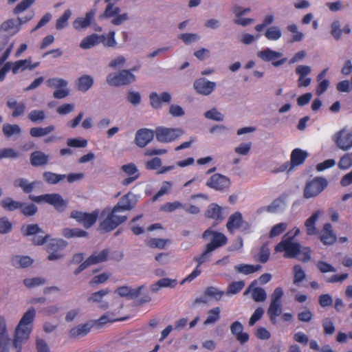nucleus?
Wrapping results in <instances>:
<instances>
[{
  "instance_id": "obj_1",
  "label": "nucleus",
  "mask_w": 352,
  "mask_h": 352,
  "mask_svg": "<svg viewBox=\"0 0 352 352\" xmlns=\"http://www.w3.org/2000/svg\"><path fill=\"white\" fill-rule=\"evenodd\" d=\"M300 230L294 227L288 231L283 237L281 241L275 246L276 252H284L285 258H298L302 262H307L311 258V250L307 247H302L295 240Z\"/></svg>"
},
{
  "instance_id": "obj_2",
  "label": "nucleus",
  "mask_w": 352,
  "mask_h": 352,
  "mask_svg": "<svg viewBox=\"0 0 352 352\" xmlns=\"http://www.w3.org/2000/svg\"><path fill=\"white\" fill-rule=\"evenodd\" d=\"M36 311L32 308L23 314L15 328L12 345L14 352H21L23 345L29 340L33 329Z\"/></svg>"
},
{
  "instance_id": "obj_3",
  "label": "nucleus",
  "mask_w": 352,
  "mask_h": 352,
  "mask_svg": "<svg viewBox=\"0 0 352 352\" xmlns=\"http://www.w3.org/2000/svg\"><path fill=\"white\" fill-rule=\"evenodd\" d=\"M103 220L100 222L99 228L103 232H107L114 230L120 224L124 222L127 217L122 214L119 210L113 207L111 210L108 208L104 209L101 212Z\"/></svg>"
},
{
  "instance_id": "obj_4",
  "label": "nucleus",
  "mask_w": 352,
  "mask_h": 352,
  "mask_svg": "<svg viewBox=\"0 0 352 352\" xmlns=\"http://www.w3.org/2000/svg\"><path fill=\"white\" fill-rule=\"evenodd\" d=\"M121 0H104L107 6L104 12L100 15L101 19H111V23L114 25H121L129 20L127 12H120V8L115 6V3Z\"/></svg>"
},
{
  "instance_id": "obj_5",
  "label": "nucleus",
  "mask_w": 352,
  "mask_h": 352,
  "mask_svg": "<svg viewBox=\"0 0 352 352\" xmlns=\"http://www.w3.org/2000/svg\"><path fill=\"white\" fill-rule=\"evenodd\" d=\"M327 180L322 177H317L308 181L303 190L304 198L309 199L316 197L327 188Z\"/></svg>"
},
{
  "instance_id": "obj_6",
  "label": "nucleus",
  "mask_w": 352,
  "mask_h": 352,
  "mask_svg": "<svg viewBox=\"0 0 352 352\" xmlns=\"http://www.w3.org/2000/svg\"><path fill=\"white\" fill-rule=\"evenodd\" d=\"M184 134L183 129L180 128H168L159 126L155 131L157 140L161 143H169L175 141Z\"/></svg>"
},
{
  "instance_id": "obj_7",
  "label": "nucleus",
  "mask_w": 352,
  "mask_h": 352,
  "mask_svg": "<svg viewBox=\"0 0 352 352\" xmlns=\"http://www.w3.org/2000/svg\"><path fill=\"white\" fill-rule=\"evenodd\" d=\"M135 80V76L129 70L124 69L117 73L109 74L106 78L107 82L113 87L126 85Z\"/></svg>"
},
{
  "instance_id": "obj_8",
  "label": "nucleus",
  "mask_w": 352,
  "mask_h": 352,
  "mask_svg": "<svg viewBox=\"0 0 352 352\" xmlns=\"http://www.w3.org/2000/svg\"><path fill=\"white\" fill-rule=\"evenodd\" d=\"M256 56L265 62H270L274 67H279L287 62L281 52L266 47L256 52Z\"/></svg>"
},
{
  "instance_id": "obj_9",
  "label": "nucleus",
  "mask_w": 352,
  "mask_h": 352,
  "mask_svg": "<svg viewBox=\"0 0 352 352\" xmlns=\"http://www.w3.org/2000/svg\"><path fill=\"white\" fill-rule=\"evenodd\" d=\"M46 84L49 87L55 89L53 93V96L55 98H65L69 94V90L67 88L68 82L63 78H50L47 80Z\"/></svg>"
},
{
  "instance_id": "obj_10",
  "label": "nucleus",
  "mask_w": 352,
  "mask_h": 352,
  "mask_svg": "<svg viewBox=\"0 0 352 352\" xmlns=\"http://www.w3.org/2000/svg\"><path fill=\"white\" fill-rule=\"evenodd\" d=\"M30 199L36 203H47L58 210H63L66 206V201L57 193L45 194L40 196L30 195Z\"/></svg>"
},
{
  "instance_id": "obj_11",
  "label": "nucleus",
  "mask_w": 352,
  "mask_h": 352,
  "mask_svg": "<svg viewBox=\"0 0 352 352\" xmlns=\"http://www.w3.org/2000/svg\"><path fill=\"white\" fill-rule=\"evenodd\" d=\"M332 140L338 148L348 151L352 148V130L342 129L333 135Z\"/></svg>"
},
{
  "instance_id": "obj_12",
  "label": "nucleus",
  "mask_w": 352,
  "mask_h": 352,
  "mask_svg": "<svg viewBox=\"0 0 352 352\" xmlns=\"http://www.w3.org/2000/svg\"><path fill=\"white\" fill-rule=\"evenodd\" d=\"M204 239L210 240V242L206 245L210 247L212 250L223 246L228 242V239L226 235L221 232L207 229L205 230L202 235Z\"/></svg>"
},
{
  "instance_id": "obj_13",
  "label": "nucleus",
  "mask_w": 352,
  "mask_h": 352,
  "mask_svg": "<svg viewBox=\"0 0 352 352\" xmlns=\"http://www.w3.org/2000/svg\"><path fill=\"white\" fill-rule=\"evenodd\" d=\"M67 246V242L63 239H54L48 241L46 250L48 255V260L56 261L63 257L62 251Z\"/></svg>"
},
{
  "instance_id": "obj_14",
  "label": "nucleus",
  "mask_w": 352,
  "mask_h": 352,
  "mask_svg": "<svg viewBox=\"0 0 352 352\" xmlns=\"http://www.w3.org/2000/svg\"><path fill=\"white\" fill-rule=\"evenodd\" d=\"M98 216L99 211L97 210L89 213L74 210L70 215L72 219H75L87 229L91 228L96 222Z\"/></svg>"
},
{
  "instance_id": "obj_15",
  "label": "nucleus",
  "mask_w": 352,
  "mask_h": 352,
  "mask_svg": "<svg viewBox=\"0 0 352 352\" xmlns=\"http://www.w3.org/2000/svg\"><path fill=\"white\" fill-rule=\"evenodd\" d=\"M212 250L210 247L206 246L204 251L198 256L195 257L194 260L197 263L196 268L181 282V285L186 282H191L196 278L200 274L201 270L199 269L201 265L210 260Z\"/></svg>"
},
{
  "instance_id": "obj_16",
  "label": "nucleus",
  "mask_w": 352,
  "mask_h": 352,
  "mask_svg": "<svg viewBox=\"0 0 352 352\" xmlns=\"http://www.w3.org/2000/svg\"><path fill=\"white\" fill-rule=\"evenodd\" d=\"M206 185L215 190L224 191L229 188L230 180L223 175L215 173L207 180Z\"/></svg>"
},
{
  "instance_id": "obj_17",
  "label": "nucleus",
  "mask_w": 352,
  "mask_h": 352,
  "mask_svg": "<svg viewBox=\"0 0 352 352\" xmlns=\"http://www.w3.org/2000/svg\"><path fill=\"white\" fill-rule=\"evenodd\" d=\"M193 87L199 94L208 96L215 89L217 84L205 78H200L194 82Z\"/></svg>"
},
{
  "instance_id": "obj_18",
  "label": "nucleus",
  "mask_w": 352,
  "mask_h": 352,
  "mask_svg": "<svg viewBox=\"0 0 352 352\" xmlns=\"http://www.w3.org/2000/svg\"><path fill=\"white\" fill-rule=\"evenodd\" d=\"M138 200V197L135 195L132 192H128L119 200L114 208L122 213L124 211L133 209L136 205Z\"/></svg>"
},
{
  "instance_id": "obj_19",
  "label": "nucleus",
  "mask_w": 352,
  "mask_h": 352,
  "mask_svg": "<svg viewBox=\"0 0 352 352\" xmlns=\"http://www.w3.org/2000/svg\"><path fill=\"white\" fill-rule=\"evenodd\" d=\"M10 338L8 331L6 320L0 316V352H9Z\"/></svg>"
},
{
  "instance_id": "obj_20",
  "label": "nucleus",
  "mask_w": 352,
  "mask_h": 352,
  "mask_svg": "<svg viewBox=\"0 0 352 352\" xmlns=\"http://www.w3.org/2000/svg\"><path fill=\"white\" fill-rule=\"evenodd\" d=\"M226 227L228 231L232 233L235 230L239 228L247 230L250 226L248 223L243 221L241 212H235L229 217Z\"/></svg>"
},
{
  "instance_id": "obj_21",
  "label": "nucleus",
  "mask_w": 352,
  "mask_h": 352,
  "mask_svg": "<svg viewBox=\"0 0 352 352\" xmlns=\"http://www.w3.org/2000/svg\"><path fill=\"white\" fill-rule=\"evenodd\" d=\"M96 13V10L92 9L87 12L84 17H77L72 23L74 28L78 31L85 30L93 22Z\"/></svg>"
},
{
  "instance_id": "obj_22",
  "label": "nucleus",
  "mask_w": 352,
  "mask_h": 352,
  "mask_svg": "<svg viewBox=\"0 0 352 352\" xmlns=\"http://www.w3.org/2000/svg\"><path fill=\"white\" fill-rule=\"evenodd\" d=\"M150 104L154 109H159L162 107V103H169L172 100L171 94L164 91L160 94L151 92L149 95Z\"/></svg>"
},
{
  "instance_id": "obj_23",
  "label": "nucleus",
  "mask_w": 352,
  "mask_h": 352,
  "mask_svg": "<svg viewBox=\"0 0 352 352\" xmlns=\"http://www.w3.org/2000/svg\"><path fill=\"white\" fill-rule=\"evenodd\" d=\"M154 138V133L148 129H141L137 131L135 142L137 146L143 148L149 144Z\"/></svg>"
},
{
  "instance_id": "obj_24",
  "label": "nucleus",
  "mask_w": 352,
  "mask_h": 352,
  "mask_svg": "<svg viewBox=\"0 0 352 352\" xmlns=\"http://www.w3.org/2000/svg\"><path fill=\"white\" fill-rule=\"evenodd\" d=\"M256 284V280L252 282L245 292L244 295L251 293L252 297L255 302H263L267 298L266 292L261 287H255Z\"/></svg>"
},
{
  "instance_id": "obj_25",
  "label": "nucleus",
  "mask_w": 352,
  "mask_h": 352,
  "mask_svg": "<svg viewBox=\"0 0 352 352\" xmlns=\"http://www.w3.org/2000/svg\"><path fill=\"white\" fill-rule=\"evenodd\" d=\"M307 157L308 153L307 151L300 148L294 149L291 153V166L289 171H291L294 166L302 164Z\"/></svg>"
},
{
  "instance_id": "obj_26",
  "label": "nucleus",
  "mask_w": 352,
  "mask_h": 352,
  "mask_svg": "<svg viewBox=\"0 0 352 352\" xmlns=\"http://www.w3.org/2000/svg\"><path fill=\"white\" fill-rule=\"evenodd\" d=\"M92 321L78 324L70 329L69 334L72 338H80L86 336L93 327Z\"/></svg>"
},
{
  "instance_id": "obj_27",
  "label": "nucleus",
  "mask_w": 352,
  "mask_h": 352,
  "mask_svg": "<svg viewBox=\"0 0 352 352\" xmlns=\"http://www.w3.org/2000/svg\"><path fill=\"white\" fill-rule=\"evenodd\" d=\"M243 324L239 321L234 322L230 326V331L232 333L241 344L245 343L249 339L248 334L247 333H243Z\"/></svg>"
},
{
  "instance_id": "obj_28",
  "label": "nucleus",
  "mask_w": 352,
  "mask_h": 352,
  "mask_svg": "<svg viewBox=\"0 0 352 352\" xmlns=\"http://www.w3.org/2000/svg\"><path fill=\"white\" fill-rule=\"evenodd\" d=\"M320 240L324 245H331L336 241V235L330 223H325L320 234Z\"/></svg>"
},
{
  "instance_id": "obj_29",
  "label": "nucleus",
  "mask_w": 352,
  "mask_h": 352,
  "mask_svg": "<svg viewBox=\"0 0 352 352\" xmlns=\"http://www.w3.org/2000/svg\"><path fill=\"white\" fill-rule=\"evenodd\" d=\"M39 65V62L32 63L31 59L19 60L14 62L13 74H16L19 71L23 72L25 69L32 70Z\"/></svg>"
},
{
  "instance_id": "obj_30",
  "label": "nucleus",
  "mask_w": 352,
  "mask_h": 352,
  "mask_svg": "<svg viewBox=\"0 0 352 352\" xmlns=\"http://www.w3.org/2000/svg\"><path fill=\"white\" fill-rule=\"evenodd\" d=\"M144 288V285H141L135 289H131L129 287L123 286L118 288L116 290V292L121 297L133 298L138 296Z\"/></svg>"
},
{
  "instance_id": "obj_31",
  "label": "nucleus",
  "mask_w": 352,
  "mask_h": 352,
  "mask_svg": "<svg viewBox=\"0 0 352 352\" xmlns=\"http://www.w3.org/2000/svg\"><path fill=\"white\" fill-rule=\"evenodd\" d=\"M94 82V78L91 76L87 74L82 75L76 80V88L80 91L86 92L92 87Z\"/></svg>"
},
{
  "instance_id": "obj_32",
  "label": "nucleus",
  "mask_w": 352,
  "mask_h": 352,
  "mask_svg": "<svg viewBox=\"0 0 352 352\" xmlns=\"http://www.w3.org/2000/svg\"><path fill=\"white\" fill-rule=\"evenodd\" d=\"M49 160V155L40 151H34L30 155V162L34 166L45 165L48 163Z\"/></svg>"
},
{
  "instance_id": "obj_33",
  "label": "nucleus",
  "mask_w": 352,
  "mask_h": 352,
  "mask_svg": "<svg viewBox=\"0 0 352 352\" xmlns=\"http://www.w3.org/2000/svg\"><path fill=\"white\" fill-rule=\"evenodd\" d=\"M285 197H280L274 200L266 208V210L270 213H278L285 210L287 203Z\"/></svg>"
},
{
  "instance_id": "obj_34",
  "label": "nucleus",
  "mask_w": 352,
  "mask_h": 352,
  "mask_svg": "<svg viewBox=\"0 0 352 352\" xmlns=\"http://www.w3.org/2000/svg\"><path fill=\"white\" fill-rule=\"evenodd\" d=\"M101 43V37L96 34L89 35L81 41L80 47L83 50L90 49Z\"/></svg>"
},
{
  "instance_id": "obj_35",
  "label": "nucleus",
  "mask_w": 352,
  "mask_h": 352,
  "mask_svg": "<svg viewBox=\"0 0 352 352\" xmlns=\"http://www.w3.org/2000/svg\"><path fill=\"white\" fill-rule=\"evenodd\" d=\"M321 214V211H316L305 221V226L308 235H314L317 233L316 223Z\"/></svg>"
},
{
  "instance_id": "obj_36",
  "label": "nucleus",
  "mask_w": 352,
  "mask_h": 352,
  "mask_svg": "<svg viewBox=\"0 0 352 352\" xmlns=\"http://www.w3.org/2000/svg\"><path fill=\"white\" fill-rule=\"evenodd\" d=\"M177 281L176 279L164 278L160 279L155 283L151 285V290L153 292H158L161 288L170 287L173 288L176 286Z\"/></svg>"
},
{
  "instance_id": "obj_37",
  "label": "nucleus",
  "mask_w": 352,
  "mask_h": 352,
  "mask_svg": "<svg viewBox=\"0 0 352 352\" xmlns=\"http://www.w3.org/2000/svg\"><path fill=\"white\" fill-rule=\"evenodd\" d=\"M7 106L9 109H13L12 116L14 118L22 116L25 111V104L23 102H17L13 98H10L7 101Z\"/></svg>"
},
{
  "instance_id": "obj_38",
  "label": "nucleus",
  "mask_w": 352,
  "mask_h": 352,
  "mask_svg": "<svg viewBox=\"0 0 352 352\" xmlns=\"http://www.w3.org/2000/svg\"><path fill=\"white\" fill-rule=\"evenodd\" d=\"M282 313V304L281 302H276L270 301V306L267 309V314L269 315L270 321L272 324L276 323V318Z\"/></svg>"
},
{
  "instance_id": "obj_39",
  "label": "nucleus",
  "mask_w": 352,
  "mask_h": 352,
  "mask_svg": "<svg viewBox=\"0 0 352 352\" xmlns=\"http://www.w3.org/2000/svg\"><path fill=\"white\" fill-rule=\"evenodd\" d=\"M20 29L21 28L17 24V22L13 19H10L3 22L0 27V31L7 32L10 35L16 34Z\"/></svg>"
},
{
  "instance_id": "obj_40",
  "label": "nucleus",
  "mask_w": 352,
  "mask_h": 352,
  "mask_svg": "<svg viewBox=\"0 0 352 352\" xmlns=\"http://www.w3.org/2000/svg\"><path fill=\"white\" fill-rule=\"evenodd\" d=\"M206 217L217 221H222L223 219L222 208L217 204H210L206 211Z\"/></svg>"
},
{
  "instance_id": "obj_41",
  "label": "nucleus",
  "mask_w": 352,
  "mask_h": 352,
  "mask_svg": "<svg viewBox=\"0 0 352 352\" xmlns=\"http://www.w3.org/2000/svg\"><path fill=\"white\" fill-rule=\"evenodd\" d=\"M109 256L108 250H102L92 254L87 260L90 265L98 264L107 260Z\"/></svg>"
},
{
  "instance_id": "obj_42",
  "label": "nucleus",
  "mask_w": 352,
  "mask_h": 352,
  "mask_svg": "<svg viewBox=\"0 0 352 352\" xmlns=\"http://www.w3.org/2000/svg\"><path fill=\"white\" fill-rule=\"evenodd\" d=\"M54 129L55 127L53 125H49L46 127H33L30 129V134L34 138H41L48 135Z\"/></svg>"
},
{
  "instance_id": "obj_43",
  "label": "nucleus",
  "mask_w": 352,
  "mask_h": 352,
  "mask_svg": "<svg viewBox=\"0 0 352 352\" xmlns=\"http://www.w3.org/2000/svg\"><path fill=\"white\" fill-rule=\"evenodd\" d=\"M264 35L267 40L276 41L281 38L282 32L279 27L273 25L267 28Z\"/></svg>"
},
{
  "instance_id": "obj_44",
  "label": "nucleus",
  "mask_w": 352,
  "mask_h": 352,
  "mask_svg": "<svg viewBox=\"0 0 352 352\" xmlns=\"http://www.w3.org/2000/svg\"><path fill=\"white\" fill-rule=\"evenodd\" d=\"M72 12L70 10H65L63 14L56 20L55 28L57 30H63L67 27L68 21L70 19Z\"/></svg>"
},
{
  "instance_id": "obj_45",
  "label": "nucleus",
  "mask_w": 352,
  "mask_h": 352,
  "mask_svg": "<svg viewBox=\"0 0 352 352\" xmlns=\"http://www.w3.org/2000/svg\"><path fill=\"white\" fill-rule=\"evenodd\" d=\"M1 206L7 210L13 211L22 208L23 203L16 201L10 197H6L1 201Z\"/></svg>"
},
{
  "instance_id": "obj_46",
  "label": "nucleus",
  "mask_w": 352,
  "mask_h": 352,
  "mask_svg": "<svg viewBox=\"0 0 352 352\" xmlns=\"http://www.w3.org/2000/svg\"><path fill=\"white\" fill-rule=\"evenodd\" d=\"M63 235L69 239L72 237H86L88 234L80 228H65L63 230Z\"/></svg>"
},
{
  "instance_id": "obj_47",
  "label": "nucleus",
  "mask_w": 352,
  "mask_h": 352,
  "mask_svg": "<svg viewBox=\"0 0 352 352\" xmlns=\"http://www.w3.org/2000/svg\"><path fill=\"white\" fill-rule=\"evenodd\" d=\"M116 33L114 31H110L107 34L99 35L101 37V43L104 46L109 47H116L117 41L115 38Z\"/></svg>"
},
{
  "instance_id": "obj_48",
  "label": "nucleus",
  "mask_w": 352,
  "mask_h": 352,
  "mask_svg": "<svg viewBox=\"0 0 352 352\" xmlns=\"http://www.w3.org/2000/svg\"><path fill=\"white\" fill-rule=\"evenodd\" d=\"M65 177L66 175H59L52 172H45L43 173V178L48 184H56L65 179Z\"/></svg>"
},
{
  "instance_id": "obj_49",
  "label": "nucleus",
  "mask_w": 352,
  "mask_h": 352,
  "mask_svg": "<svg viewBox=\"0 0 352 352\" xmlns=\"http://www.w3.org/2000/svg\"><path fill=\"white\" fill-rule=\"evenodd\" d=\"M245 286V283L243 280L235 281L230 283L227 289V291L225 292V294L234 295L239 293Z\"/></svg>"
},
{
  "instance_id": "obj_50",
  "label": "nucleus",
  "mask_w": 352,
  "mask_h": 352,
  "mask_svg": "<svg viewBox=\"0 0 352 352\" xmlns=\"http://www.w3.org/2000/svg\"><path fill=\"white\" fill-rule=\"evenodd\" d=\"M28 118L32 122H41L45 119L46 116L44 111L34 109L28 113Z\"/></svg>"
},
{
  "instance_id": "obj_51",
  "label": "nucleus",
  "mask_w": 352,
  "mask_h": 352,
  "mask_svg": "<svg viewBox=\"0 0 352 352\" xmlns=\"http://www.w3.org/2000/svg\"><path fill=\"white\" fill-rule=\"evenodd\" d=\"M338 166L341 170H346L351 168L352 166V153H345L340 158Z\"/></svg>"
},
{
  "instance_id": "obj_52",
  "label": "nucleus",
  "mask_w": 352,
  "mask_h": 352,
  "mask_svg": "<svg viewBox=\"0 0 352 352\" xmlns=\"http://www.w3.org/2000/svg\"><path fill=\"white\" fill-rule=\"evenodd\" d=\"M13 265L17 267H26L32 263V259L29 256H16L12 259Z\"/></svg>"
},
{
  "instance_id": "obj_53",
  "label": "nucleus",
  "mask_w": 352,
  "mask_h": 352,
  "mask_svg": "<svg viewBox=\"0 0 352 352\" xmlns=\"http://www.w3.org/2000/svg\"><path fill=\"white\" fill-rule=\"evenodd\" d=\"M14 186L21 188L25 192L28 193L33 190L35 186V182L30 183L27 179L21 178L15 180Z\"/></svg>"
},
{
  "instance_id": "obj_54",
  "label": "nucleus",
  "mask_w": 352,
  "mask_h": 352,
  "mask_svg": "<svg viewBox=\"0 0 352 352\" xmlns=\"http://www.w3.org/2000/svg\"><path fill=\"white\" fill-rule=\"evenodd\" d=\"M289 32L294 33V36L291 40L292 43L301 41L304 38V34L298 30V26L296 24H289L287 26Z\"/></svg>"
},
{
  "instance_id": "obj_55",
  "label": "nucleus",
  "mask_w": 352,
  "mask_h": 352,
  "mask_svg": "<svg viewBox=\"0 0 352 352\" xmlns=\"http://www.w3.org/2000/svg\"><path fill=\"white\" fill-rule=\"evenodd\" d=\"M3 133L7 138H10L13 135L19 134L21 128L17 124H6L3 126Z\"/></svg>"
},
{
  "instance_id": "obj_56",
  "label": "nucleus",
  "mask_w": 352,
  "mask_h": 352,
  "mask_svg": "<svg viewBox=\"0 0 352 352\" xmlns=\"http://www.w3.org/2000/svg\"><path fill=\"white\" fill-rule=\"evenodd\" d=\"M205 295L212 298L216 300H219L222 296L225 295V292L219 290L215 287L211 286L206 288Z\"/></svg>"
},
{
  "instance_id": "obj_57",
  "label": "nucleus",
  "mask_w": 352,
  "mask_h": 352,
  "mask_svg": "<svg viewBox=\"0 0 352 352\" xmlns=\"http://www.w3.org/2000/svg\"><path fill=\"white\" fill-rule=\"evenodd\" d=\"M206 320L204 321V324H210L217 322L220 318V308L214 307L210 309L208 313Z\"/></svg>"
},
{
  "instance_id": "obj_58",
  "label": "nucleus",
  "mask_w": 352,
  "mask_h": 352,
  "mask_svg": "<svg viewBox=\"0 0 352 352\" xmlns=\"http://www.w3.org/2000/svg\"><path fill=\"white\" fill-rule=\"evenodd\" d=\"M261 268L259 265H238L235 266V270L244 274H250L255 272Z\"/></svg>"
},
{
  "instance_id": "obj_59",
  "label": "nucleus",
  "mask_w": 352,
  "mask_h": 352,
  "mask_svg": "<svg viewBox=\"0 0 352 352\" xmlns=\"http://www.w3.org/2000/svg\"><path fill=\"white\" fill-rule=\"evenodd\" d=\"M117 320H119V319L115 318V316L113 314L108 312V313L104 314L103 316H102L99 319L92 320V322H93L94 325H96V324L102 325V324H104L107 322H113L117 321Z\"/></svg>"
},
{
  "instance_id": "obj_60",
  "label": "nucleus",
  "mask_w": 352,
  "mask_h": 352,
  "mask_svg": "<svg viewBox=\"0 0 352 352\" xmlns=\"http://www.w3.org/2000/svg\"><path fill=\"white\" fill-rule=\"evenodd\" d=\"M294 283L300 286V283L305 278V273L300 265H296L294 267Z\"/></svg>"
},
{
  "instance_id": "obj_61",
  "label": "nucleus",
  "mask_w": 352,
  "mask_h": 352,
  "mask_svg": "<svg viewBox=\"0 0 352 352\" xmlns=\"http://www.w3.org/2000/svg\"><path fill=\"white\" fill-rule=\"evenodd\" d=\"M45 283V280L41 277L29 278H25L23 280L24 285L28 288H30V289L44 285Z\"/></svg>"
},
{
  "instance_id": "obj_62",
  "label": "nucleus",
  "mask_w": 352,
  "mask_h": 352,
  "mask_svg": "<svg viewBox=\"0 0 352 352\" xmlns=\"http://www.w3.org/2000/svg\"><path fill=\"white\" fill-rule=\"evenodd\" d=\"M168 241V240L163 239L153 238L147 240L146 243L148 246L152 248L163 249Z\"/></svg>"
},
{
  "instance_id": "obj_63",
  "label": "nucleus",
  "mask_w": 352,
  "mask_h": 352,
  "mask_svg": "<svg viewBox=\"0 0 352 352\" xmlns=\"http://www.w3.org/2000/svg\"><path fill=\"white\" fill-rule=\"evenodd\" d=\"M204 116L207 119L217 122H221L224 119V116L215 108H213L209 111H206L204 113Z\"/></svg>"
},
{
  "instance_id": "obj_64",
  "label": "nucleus",
  "mask_w": 352,
  "mask_h": 352,
  "mask_svg": "<svg viewBox=\"0 0 352 352\" xmlns=\"http://www.w3.org/2000/svg\"><path fill=\"white\" fill-rule=\"evenodd\" d=\"M336 89L339 92L349 93L352 91V76L351 80H342L336 85Z\"/></svg>"
}]
</instances>
